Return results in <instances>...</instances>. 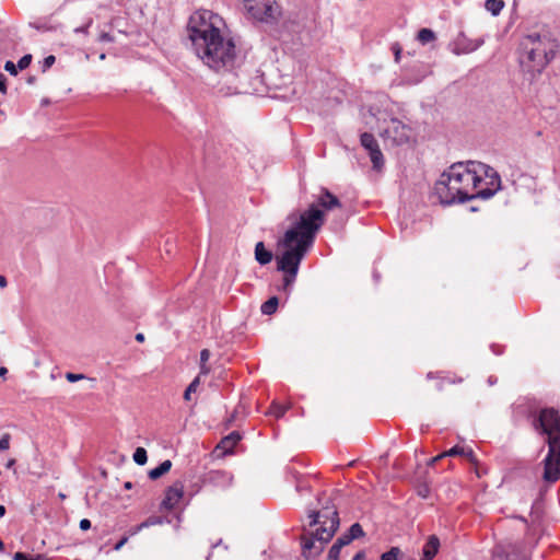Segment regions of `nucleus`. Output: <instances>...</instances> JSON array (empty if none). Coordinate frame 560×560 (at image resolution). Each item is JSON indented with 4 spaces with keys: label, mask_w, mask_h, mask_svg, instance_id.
Instances as JSON below:
<instances>
[{
    "label": "nucleus",
    "mask_w": 560,
    "mask_h": 560,
    "mask_svg": "<svg viewBox=\"0 0 560 560\" xmlns=\"http://www.w3.org/2000/svg\"><path fill=\"white\" fill-rule=\"evenodd\" d=\"M340 207L341 202L337 196L327 188H322L306 210L289 217L293 221V225L285 232L281 241L284 252L276 258L277 269L283 272V281L279 290L287 294L291 292L300 264L325 223V211Z\"/></svg>",
    "instance_id": "f257e3e1"
},
{
    "label": "nucleus",
    "mask_w": 560,
    "mask_h": 560,
    "mask_svg": "<svg viewBox=\"0 0 560 560\" xmlns=\"http://www.w3.org/2000/svg\"><path fill=\"white\" fill-rule=\"evenodd\" d=\"M186 31L196 55L210 69L232 71L240 63V49L220 14L197 10L189 16Z\"/></svg>",
    "instance_id": "f03ea898"
},
{
    "label": "nucleus",
    "mask_w": 560,
    "mask_h": 560,
    "mask_svg": "<svg viewBox=\"0 0 560 560\" xmlns=\"http://www.w3.org/2000/svg\"><path fill=\"white\" fill-rule=\"evenodd\" d=\"M470 161L458 162L443 172L434 185V195L442 205L471 200L474 176L470 174Z\"/></svg>",
    "instance_id": "7ed1b4c3"
},
{
    "label": "nucleus",
    "mask_w": 560,
    "mask_h": 560,
    "mask_svg": "<svg viewBox=\"0 0 560 560\" xmlns=\"http://www.w3.org/2000/svg\"><path fill=\"white\" fill-rule=\"evenodd\" d=\"M327 504L320 511L312 512L310 526L320 524L315 533H304L301 536L302 555L305 559H313L319 556L327 542L330 541L339 527V516L335 504Z\"/></svg>",
    "instance_id": "20e7f679"
},
{
    "label": "nucleus",
    "mask_w": 560,
    "mask_h": 560,
    "mask_svg": "<svg viewBox=\"0 0 560 560\" xmlns=\"http://www.w3.org/2000/svg\"><path fill=\"white\" fill-rule=\"evenodd\" d=\"M548 435V454L544 459L542 479L555 483L560 479V416L553 408L542 409L537 420Z\"/></svg>",
    "instance_id": "39448f33"
},
{
    "label": "nucleus",
    "mask_w": 560,
    "mask_h": 560,
    "mask_svg": "<svg viewBox=\"0 0 560 560\" xmlns=\"http://www.w3.org/2000/svg\"><path fill=\"white\" fill-rule=\"evenodd\" d=\"M558 49L556 39L548 33H532L521 42V63L529 72L540 73L553 59Z\"/></svg>",
    "instance_id": "423d86ee"
},
{
    "label": "nucleus",
    "mask_w": 560,
    "mask_h": 560,
    "mask_svg": "<svg viewBox=\"0 0 560 560\" xmlns=\"http://www.w3.org/2000/svg\"><path fill=\"white\" fill-rule=\"evenodd\" d=\"M470 174L474 177V190L471 194L472 199H488L492 197L501 186V179L498 173L490 166L470 161Z\"/></svg>",
    "instance_id": "0eeeda50"
},
{
    "label": "nucleus",
    "mask_w": 560,
    "mask_h": 560,
    "mask_svg": "<svg viewBox=\"0 0 560 560\" xmlns=\"http://www.w3.org/2000/svg\"><path fill=\"white\" fill-rule=\"evenodd\" d=\"M248 14L261 22L275 20L279 13L276 0H243Z\"/></svg>",
    "instance_id": "6e6552de"
},
{
    "label": "nucleus",
    "mask_w": 560,
    "mask_h": 560,
    "mask_svg": "<svg viewBox=\"0 0 560 560\" xmlns=\"http://www.w3.org/2000/svg\"><path fill=\"white\" fill-rule=\"evenodd\" d=\"M360 141L362 147L369 151L373 167L381 170L384 164V158L375 137L370 132H363Z\"/></svg>",
    "instance_id": "1a4fd4ad"
},
{
    "label": "nucleus",
    "mask_w": 560,
    "mask_h": 560,
    "mask_svg": "<svg viewBox=\"0 0 560 560\" xmlns=\"http://www.w3.org/2000/svg\"><path fill=\"white\" fill-rule=\"evenodd\" d=\"M184 495V483L175 481L165 492V498L162 501V506L166 510H172L180 501Z\"/></svg>",
    "instance_id": "9d476101"
},
{
    "label": "nucleus",
    "mask_w": 560,
    "mask_h": 560,
    "mask_svg": "<svg viewBox=\"0 0 560 560\" xmlns=\"http://www.w3.org/2000/svg\"><path fill=\"white\" fill-rule=\"evenodd\" d=\"M482 44V39L470 40L465 37H459L454 44L453 52L455 55L470 54L477 50Z\"/></svg>",
    "instance_id": "9b49d317"
},
{
    "label": "nucleus",
    "mask_w": 560,
    "mask_h": 560,
    "mask_svg": "<svg viewBox=\"0 0 560 560\" xmlns=\"http://www.w3.org/2000/svg\"><path fill=\"white\" fill-rule=\"evenodd\" d=\"M387 132L388 133H392V132L397 133V136L394 137V141L397 144L406 143L410 139V129L407 126L402 125L398 120L393 121L392 129H388Z\"/></svg>",
    "instance_id": "f8f14e48"
},
{
    "label": "nucleus",
    "mask_w": 560,
    "mask_h": 560,
    "mask_svg": "<svg viewBox=\"0 0 560 560\" xmlns=\"http://www.w3.org/2000/svg\"><path fill=\"white\" fill-rule=\"evenodd\" d=\"M439 548L440 539L438 538V536L431 535L423 546L422 560H432L436 556Z\"/></svg>",
    "instance_id": "ddd939ff"
},
{
    "label": "nucleus",
    "mask_w": 560,
    "mask_h": 560,
    "mask_svg": "<svg viewBox=\"0 0 560 560\" xmlns=\"http://www.w3.org/2000/svg\"><path fill=\"white\" fill-rule=\"evenodd\" d=\"M240 440L241 434L236 431H233L220 441L218 448H221L224 453H231Z\"/></svg>",
    "instance_id": "4468645a"
},
{
    "label": "nucleus",
    "mask_w": 560,
    "mask_h": 560,
    "mask_svg": "<svg viewBox=\"0 0 560 560\" xmlns=\"http://www.w3.org/2000/svg\"><path fill=\"white\" fill-rule=\"evenodd\" d=\"M255 258L260 265H267L272 260V253L266 249L262 242H258L255 246Z\"/></svg>",
    "instance_id": "2eb2a0df"
},
{
    "label": "nucleus",
    "mask_w": 560,
    "mask_h": 560,
    "mask_svg": "<svg viewBox=\"0 0 560 560\" xmlns=\"http://www.w3.org/2000/svg\"><path fill=\"white\" fill-rule=\"evenodd\" d=\"M162 523H163V518L161 516H150L144 522L130 528L129 536H135L144 528H148L150 526L161 525Z\"/></svg>",
    "instance_id": "dca6fc26"
},
{
    "label": "nucleus",
    "mask_w": 560,
    "mask_h": 560,
    "mask_svg": "<svg viewBox=\"0 0 560 560\" xmlns=\"http://www.w3.org/2000/svg\"><path fill=\"white\" fill-rule=\"evenodd\" d=\"M171 468H172V462L170 459H166V460L162 462L158 467L151 469L149 471V477L152 480H156L160 477H162L163 475H165L166 472H168L171 470Z\"/></svg>",
    "instance_id": "f3484780"
},
{
    "label": "nucleus",
    "mask_w": 560,
    "mask_h": 560,
    "mask_svg": "<svg viewBox=\"0 0 560 560\" xmlns=\"http://www.w3.org/2000/svg\"><path fill=\"white\" fill-rule=\"evenodd\" d=\"M428 380H438L442 383L455 384L460 383V377L451 376L444 372H429L427 375Z\"/></svg>",
    "instance_id": "a211bd4d"
},
{
    "label": "nucleus",
    "mask_w": 560,
    "mask_h": 560,
    "mask_svg": "<svg viewBox=\"0 0 560 560\" xmlns=\"http://www.w3.org/2000/svg\"><path fill=\"white\" fill-rule=\"evenodd\" d=\"M278 305L279 299L277 296H271L261 304L260 311L264 315H272L276 313Z\"/></svg>",
    "instance_id": "6ab92c4d"
},
{
    "label": "nucleus",
    "mask_w": 560,
    "mask_h": 560,
    "mask_svg": "<svg viewBox=\"0 0 560 560\" xmlns=\"http://www.w3.org/2000/svg\"><path fill=\"white\" fill-rule=\"evenodd\" d=\"M210 351L208 349H203L200 352V372L199 375H208L211 372V366L208 365V361L210 359Z\"/></svg>",
    "instance_id": "aec40b11"
},
{
    "label": "nucleus",
    "mask_w": 560,
    "mask_h": 560,
    "mask_svg": "<svg viewBox=\"0 0 560 560\" xmlns=\"http://www.w3.org/2000/svg\"><path fill=\"white\" fill-rule=\"evenodd\" d=\"M436 36L434 32L430 28H421L417 34V39L422 44H429L435 40Z\"/></svg>",
    "instance_id": "412c9836"
},
{
    "label": "nucleus",
    "mask_w": 560,
    "mask_h": 560,
    "mask_svg": "<svg viewBox=\"0 0 560 560\" xmlns=\"http://www.w3.org/2000/svg\"><path fill=\"white\" fill-rule=\"evenodd\" d=\"M288 408V406H283L278 402H272L267 413L276 418H281L285 413Z\"/></svg>",
    "instance_id": "4be33fe9"
},
{
    "label": "nucleus",
    "mask_w": 560,
    "mask_h": 560,
    "mask_svg": "<svg viewBox=\"0 0 560 560\" xmlns=\"http://www.w3.org/2000/svg\"><path fill=\"white\" fill-rule=\"evenodd\" d=\"M200 385V375H197L192 382L188 385L184 393V399L189 401L191 399V394L197 392L198 386Z\"/></svg>",
    "instance_id": "5701e85b"
},
{
    "label": "nucleus",
    "mask_w": 560,
    "mask_h": 560,
    "mask_svg": "<svg viewBox=\"0 0 560 560\" xmlns=\"http://www.w3.org/2000/svg\"><path fill=\"white\" fill-rule=\"evenodd\" d=\"M133 460L138 465H144L148 460L147 451L143 447H137L133 453Z\"/></svg>",
    "instance_id": "b1692460"
},
{
    "label": "nucleus",
    "mask_w": 560,
    "mask_h": 560,
    "mask_svg": "<svg viewBox=\"0 0 560 560\" xmlns=\"http://www.w3.org/2000/svg\"><path fill=\"white\" fill-rule=\"evenodd\" d=\"M504 7L501 0H486V8L493 14H498Z\"/></svg>",
    "instance_id": "393cba45"
},
{
    "label": "nucleus",
    "mask_w": 560,
    "mask_h": 560,
    "mask_svg": "<svg viewBox=\"0 0 560 560\" xmlns=\"http://www.w3.org/2000/svg\"><path fill=\"white\" fill-rule=\"evenodd\" d=\"M348 534L350 535V539H355L364 536V530L359 523H354L350 526Z\"/></svg>",
    "instance_id": "a878e982"
},
{
    "label": "nucleus",
    "mask_w": 560,
    "mask_h": 560,
    "mask_svg": "<svg viewBox=\"0 0 560 560\" xmlns=\"http://www.w3.org/2000/svg\"><path fill=\"white\" fill-rule=\"evenodd\" d=\"M400 549L398 547H392L387 552L381 556V560H398Z\"/></svg>",
    "instance_id": "bb28decb"
},
{
    "label": "nucleus",
    "mask_w": 560,
    "mask_h": 560,
    "mask_svg": "<svg viewBox=\"0 0 560 560\" xmlns=\"http://www.w3.org/2000/svg\"><path fill=\"white\" fill-rule=\"evenodd\" d=\"M465 448H466L465 446L455 445L452 448H450L448 451H445L444 455H446L447 457L463 456L465 453Z\"/></svg>",
    "instance_id": "cd10ccee"
},
{
    "label": "nucleus",
    "mask_w": 560,
    "mask_h": 560,
    "mask_svg": "<svg viewBox=\"0 0 560 560\" xmlns=\"http://www.w3.org/2000/svg\"><path fill=\"white\" fill-rule=\"evenodd\" d=\"M340 550L341 548L334 544L329 549L327 560H339Z\"/></svg>",
    "instance_id": "c85d7f7f"
},
{
    "label": "nucleus",
    "mask_w": 560,
    "mask_h": 560,
    "mask_svg": "<svg viewBox=\"0 0 560 560\" xmlns=\"http://www.w3.org/2000/svg\"><path fill=\"white\" fill-rule=\"evenodd\" d=\"M463 457H465L469 463H471L474 465H477V463H478V459H477L474 451L470 447L465 448V453H464Z\"/></svg>",
    "instance_id": "c756f323"
},
{
    "label": "nucleus",
    "mask_w": 560,
    "mask_h": 560,
    "mask_svg": "<svg viewBox=\"0 0 560 560\" xmlns=\"http://www.w3.org/2000/svg\"><path fill=\"white\" fill-rule=\"evenodd\" d=\"M353 539H350V535L348 533L343 534L342 536H340L336 541L335 544L337 546H339L341 549L349 545Z\"/></svg>",
    "instance_id": "7c9ffc66"
},
{
    "label": "nucleus",
    "mask_w": 560,
    "mask_h": 560,
    "mask_svg": "<svg viewBox=\"0 0 560 560\" xmlns=\"http://www.w3.org/2000/svg\"><path fill=\"white\" fill-rule=\"evenodd\" d=\"M31 61H32V56L31 55H24L18 62V68L20 70H24L26 69L30 65H31Z\"/></svg>",
    "instance_id": "2f4dec72"
},
{
    "label": "nucleus",
    "mask_w": 560,
    "mask_h": 560,
    "mask_svg": "<svg viewBox=\"0 0 560 560\" xmlns=\"http://www.w3.org/2000/svg\"><path fill=\"white\" fill-rule=\"evenodd\" d=\"M11 435L9 433H4L0 439V451L9 450L10 447Z\"/></svg>",
    "instance_id": "473e14b6"
},
{
    "label": "nucleus",
    "mask_w": 560,
    "mask_h": 560,
    "mask_svg": "<svg viewBox=\"0 0 560 560\" xmlns=\"http://www.w3.org/2000/svg\"><path fill=\"white\" fill-rule=\"evenodd\" d=\"M56 61V58L54 55L47 56L43 61V71L45 72L47 69H49Z\"/></svg>",
    "instance_id": "72a5a7b5"
},
{
    "label": "nucleus",
    "mask_w": 560,
    "mask_h": 560,
    "mask_svg": "<svg viewBox=\"0 0 560 560\" xmlns=\"http://www.w3.org/2000/svg\"><path fill=\"white\" fill-rule=\"evenodd\" d=\"M66 378L70 383H74V382L85 378V376L83 374H74V373L69 372L66 374Z\"/></svg>",
    "instance_id": "f704fd0d"
},
{
    "label": "nucleus",
    "mask_w": 560,
    "mask_h": 560,
    "mask_svg": "<svg viewBox=\"0 0 560 560\" xmlns=\"http://www.w3.org/2000/svg\"><path fill=\"white\" fill-rule=\"evenodd\" d=\"M4 69L5 71H8L10 74L12 75H16L18 74V66H15L12 61H7L5 65H4Z\"/></svg>",
    "instance_id": "c9c22d12"
},
{
    "label": "nucleus",
    "mask_w": 560,
    "mask_h": 560,
    "mask_svg": "<svg viewBox=\"0 0 560 560\" xmlns=\"http://www.w3.org/2000/svg\"><path fill=\"white\" fill-rule=\"evenodd\" d=\"M98 40L100 42H108V43H112L114 42V36L109 33H106V32H102L100 35H98Z\"/></svg>",
    "instance_id": "e433bc0d"
},
{
    "label": "nucleus",
    "mask_w": 560,
    "mask_h": 560,
    "mask_svg": "<svg viewBox=\"0 0 560 560\" xmlns=\"http://www.w3.org/2000/svg\"><path fill=\"white\" fill-rule=\"evenodd\" d=\"M13 560H39V558H28L24 552H16L13 556Z\"/></svg>",
    "instance_id": "4c0bfd02"
},
{
    "label": "nucleus",
    "mask_w": 560,
    "mask_h": 560,
    "mask_svg": "<svg viewBox=\"0 0 560 560\" xmlns=\"http://www.w3.org/2000/svg\"><path fill=\"white\" fill-rule=\"evenodd\" d=\"M392 49L394 51L395 61L399 62L400 61V55H401V47L398 44H395Z\"/></svg>",
    "instance_id": "58836bf2"
},
{
    "label": "nucleus",
    "mask_w": 560,
    "mask_h": 560,
    "mask_svg": "<svg viewBox=\"0 0 560 560\" xmlns=\"http://www.w3.org/2000/svg\"><path fill=\"white\" fill-rule=\"evenodd\" d=\"M129 536H124L115 546L114 550L118 551L120 550L128 541Z\"/></svg>",
    "instance_id": "ea45409f"
},
{
    "label": "nucleus",
    "mask_w": 560,
    "mask_h": 560,
    "mask_svg": "<svg viewBox=\"0 0 560 560\" xmlns=\"http://www.w3.org/2000/svg\"><path fill=\"white\" fill-rule=\"evenodd\" d=\"M79 526H80V529H82V530H88V529H90V528H91V521H90V520H88V518H82V520L80 521Z\"/></svg>",
    "instance_id": "a19ab883"
},
{
    "label": "nucleus",
    "mask_w": 560,
    "mask_h": 560,
    "mask_svg": "<svg viewBox=\"0 0 560 560\" xmlns=\"http://www.w3.org/2000/svg\"><path fill=\"white\" fill-rule=\"evenodd\" d=\"M444 457H447V456H446V455H444V452H443V453H441V454H439V455H436V456L432 457V458L429 460L428 465H429V466H433V465H435L438 462H440V460H441L442 458H444Z\"/></svg>",
    "instance_id": "79ce46f5"
},
{
    "label": "nucleus",
    "mask_w": 560,
    "mask_h": 560,
    "mask_svg": "<svg viewBox=\"0 0 560 560\" xmlns=\"http://www.w3.org/2000/svg\"><path fill=\"white\" fill-rule=\"evenodd\" d=\"M7 78L0 73V92L5 93L7 86H5Z\"/></svg>",
    "instance_id": "37998d69"
},
{
    "label": "nucleus",
    "mask_w": 560,
    "mask_h": 560,
    "mask_svg": "<svg viewBox=\"0 0 560 560\" xmlns=\"http://www.w3.org/2000/svg\"><path fill=\"white\" fill-rule=\"evenodd\" d=\"M352 560H366V556L364 551H359L355 553V556L352 558Z\"/></svg>",
    "instance_id": "c03bdc74"
},
{
    "label": "nucleus",
    "mask_w": 560,
    "mask_h": 560,
    "mask_svg": "<svg viewBox=\"0 0 560 560\" xmlns=\"http://www.w3.org/2000/svg\"><path fill=\"white\" fill-rule=\"evenodd\" d=\"M8 284L5 277L0 275V288H5Z\"/></svg>",
    "instance_id": "a18cd8bd"
},
{
    "label": "nucleus",
    "mask_w": 560,
    "mask_h": 560,
    "mask_svg": "<svg viewBox=\"0 0 560 560\" xmlns=\"http://www.w3.org/2000/svg\"><path fill=\"white\" fill-rule=\"evenodd\" d=\"M14 465H15V459H14V458H11V459H9V460L7 462L5 467H7L8 469H10V468H12Z\"/></svg>",
    "instance_id": "49530a36"
},
{
    "label": "nucleus",
    "mask_w": 560,
    "mask_h": 560,
    "mask_svg": "<svg viewBox=\"0 0 560 560\" xmlns=\"http://www.w3.org/2000/svg\"><path fill=\"white\" fill-rule=\"evenodd\" d=\"M136 340H137L138 342H143V341H144V335H143V334H141V332L137 334V335H136Z\"/></svg>",
    "instance_id": "de8ad7c7"
},
{
    "label": "nucleus",
    "mask_w": 560,
    "mask_h": 560,
    "mask_svg": "<svg viewBox=\"0 0 560 560\" xmlns=\"http://www.w3.org/2000/svg\"><path fill=\"white\" fill-rule=\"evenodd\" d=\"M7 373H8L7 368L1 366V368H0V376H4Z\"/></svg>",
    "instance_id": "09e8293b"
},
{
    "label": "nucleus",
    "mask_w": 560,
    "mask_h": 560,
    "mask_svg": "<svg viewBox=\"0 0 560 560\" xmlns=\"http://www.w3.org/2000/svg\"><path fill=\"white\" fill-rule=\"evenodd\" d=\"M5 514V506L0 504V517L4 516Z\"/></svg>",
    "instance_id": "8fccbe9b"
},
{
    "label": "nucleus",
    "mask_w": 560,
    "mask_h": 560,
    "mask_svg": "<svg viewBox=\"0 0 560 560\" xmlns=\"http://www.w3.org/2000/svg\"><path fill=\"white\" fill-rule=\"evenodd\" d=\"M88 27H89V25H86V26H84V27H81V28H78L77 31H80V32L86 33V32H88Z\"/></svg>",
    "instance_id": "3c124183"
},
{
    "label": "nucleus",
    "mask_w": 560,
    "mask_h": 560,
    "mask_svg": "<svg viewBox=\"0 0 560 560\" xmlns=\"http://www.w3.org/2000/svg\"><path fill=\"white\" fill-rule=\"evenodd\" d=\"M4 550V544L3 541L0 539V552H2Z\"/></svg>",
    "instance_id": "603ef678"
},
{
    "label": "nucleus",
    "mask_w": 560,
    "mask_h": 560,
    "mask_svg": "<svg viewBox=\"0 0 560 560\" xmlns=\"http://www.w3.org/2000/svg\"><path fill=\"white\" fill-rule=\"evenodd\" d=\"M58 497H59L61 500H65V499L67 498V497H66V494H65V493H61V492L58 494Z\"/></svg>",
    "instance_id": "864d4df0"
},
{
    "label": "nucleus",
    "mask_w": 560,
    "mask_h": 560,
    "mask_svg": "<svg viewBox=\"0 0 560 560\" xmlns=\"http://www.w3.org/2000/svg\"><path fill=\"white\" fill-rule=\"evenodd\" d=\"M125 488L130 489L131 488V482H126L125 483Z\"/></svg>",
    "instance_id": "5fc2aeb1"
},
{
    "label": "nucleus",
    "mask_w": 560,
    "mask_h": 560,
    "mask_svg": "<svg viewBox=\"0 0 560 560\" xmlns=\"http://www.w3.org/2000/svg\"><path fill=\"white\" fill-rule=\"evenodd\" d=\"M105 58H106V55H105V54H101V55H100V59H101V60H104Z\"/></svg>",
    "instance_id": "6e6d98bb"
},
{
    "label": "nucleus",
    "mask_w": 560,
    "mask_h": 560,
    "mask_svg": "<svg viewBox=\"0 0 560 560\" xmlns=\"http://www.w3.org/2000/svg\"><path fill=\"white\" fill-rule=\"evenodd\" d=\"M236 89H240V92L246 93L247 91L243 89V86H237Z\"/></svg>",
    "instance_id": "4d7b16f0"
},
{
    "label": "nucleus",
    "mask_w": 560,
    "mask_h": 560,
    "mask_svg": "<svg viewBox=\"0 0 560 560\" xmlns=\"http://www.w3.org/2000/svg\"><path fill=\"white\" fill-rule=\"evenodd\" d=\"M421 495H422L423 498H427V492H425V493H421Z\"/></svg>",
    "instance_id": "13d9d810"
}]
</instances>
